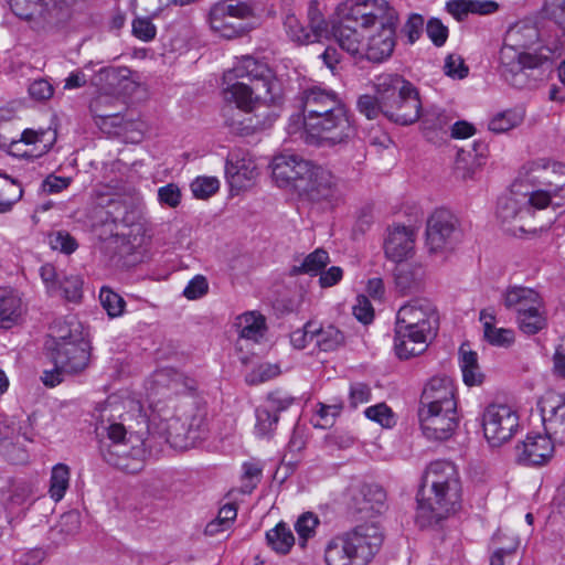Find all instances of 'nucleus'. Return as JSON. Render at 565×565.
<instances>
[{"label":"nucleus","instance_id":"f257e3e1","mask_svg":"<svg viewBox=\"0 0 565 565\" xmlns=\"http://www.w3.org/2000/svg\"><path fill=\"white\" fill-rule=\"evenodd\" d=\"M397 11L386 0L355 4L337 20L331 34L342 50L372 63L388 60L396 46Z\"/></svg>","mask_w":565,"mask_h":565},{"label":"nucleus","instance_id":"f03ea898","mask_svg":"<svg viewBox=\"0 0 565 565\" xmlns=\"http://www.w3.org/2000/svg\"><path fill=\"white\" fill-rule=\"evenodd\" d=\"M224 98L245 113L281 105L284 93L274 70L260 58L242 56L223 75Z\"/></svg>","mask_w":565,"mask_h":565},{"label":"nucleus","instance_id":"7ed1b4c3","mask_svg":"<svg viewBox=\"0 0 565 565\" xmlns=\"http://www.w3.org/2000/svg\"><path fill=\"white\" fill-rule=\"evenodd\" d=\"M461 486L456 467L449 461L431 462L417 493L416 522L420 527L438 524L460 504Z\"/></svg>","mask_w":565,"mask_h":565},{"label":"nucleus","instance_id":"20e7f679","mask_svg":"<svg viewBox=\"0 0 565 565\" xmlns=\"http://www.w3.org/2000/svg\"><path fill=\"white\" fill-rule=\"evenodd\" d=\"M439 316L435 305L426 298H417L402 306L396 315L394 349L402 360L422 354L435 338Z\"/></svg>","mask_w":565,"mask_h":565},{"label":"nucleus","instance_id":"39448f33","mask_svg":"<svg viewBox=\"0 0 565 565\" xmlns=\"http://www.w3.org/2000/svg\"><path fill=\"white\" fill-rule=\"evenodd\" d=\"M108 407L100 413V424L97 429L106 430L107 441H102L100 454L104 460L127 473H137L145 467L146 449L145 437L148 433V425L143 416L142 427L138 430H129L122 423L105 422Z\"/></svg>","mask_w":565,"mask_h":565},{"label":"nucleus","instance_id":"423d86ee","mask_svg":"<svg viewBox=\"0 0 565 565\" xmlns=\"http://www.w3.org/2000/svg\"><path fill=\"white\" fill-rule=\"evenodd\" d=\"M306 141L321 147L347 145L356 134L345 104L333 109H322L302 119Z\"/></svg>","mask_w":565,"mask_h":565},{"label":"nucleus","instance_id":"0eeeda50","mask_svg":"<svg viewBox=\"0 0 565 565\" xmlns=\"http://www.w3.org/2000/svg\"><path fill=\"white\" fill-rule=\"evenodd\" d=\"M526 181L532 190L526 192L527 203L542 210L548 204L561 206L554 198L565 199V164L540 159L527 166Z\"/></svg>","mask_w":565,"mask_h":565},{"label":"nucleus","instance_id":"6e6552de","mask_svg":"<svg viewBox=\"0 0 565 565\" xmlns=\"http://www.w3.org/2000/svg\"><path fill=\"white\" fill-rule=\"evenodd\" d=\"M504 306L515 313L520 330L529 335L536 334L546 326L543 299L527 287L514 286L504 294Z\"/></svg>","mask_w":565,"mask_h":565},{"label":"nucleus","instance_id":"1a4fd4ad","mask_svg":"<svg viewBox=\"0 0 565 565\" xmlns=\"http://www.w3.org/2000/svg\"><path fill=\"white\" fill-rule=\"evenodd\" d=\"M425 245L430 255L451 253L463 233L457 216L447 209L435 210L426 222Z\"/></svg>","mask_w":565,"mask_h":565},{"label":"nucleus","instance_id":"9d476101","mask_svg":"<svg viewBox=\"0 0 565 565\" xmlns=\"http://www.w3.org/2000/svg\"><path fill=\"white\" fill-rule=\"evenodd\" d=\"M254 15L253 7L241 0H222L211 6L207 23L213 32L225 39H234L244 34L243 20Z\"/></svg>","mask_w":565,"mask_h":565},{"label":"nucleus","instance_id":"9b49d317","mask_svg":"<svg viewBox=\"0 0 565 565\" xmlns=\"http://www.w3.org/2000/svg\"><path fill=\"white\" fill-rule=\"evenodd\" d=\"M483 434L492 447H499L512 438L519 427V416L504 404L489 405L482 415Z\"/></svg>","mask_w":565,"mask_h":565},{"label":"nucleus","instance_id":"f8f14e48","mask_svg":"<svg viewBox=\"0 0 565 565\" xmlns=\"http://www.w3.org/2000/svg\"><path fill=\"white\" fill-rule=\"evenodd\" d=\"M92 82L104 92L90 103L92 111L102 118L115 116L111 111H100V106L107 100L108 95L126 94L135 87L131 71L128 67H104L94 75Z\"/></svg>","mask_w":565,"mask_h":565},{"label":"nucleus","instance_id":"ddd939ff","mask_svg":"<svg viewBox=\"0 0 565 565\" xmlns=\"http://www.w3.org/2000/svg\"><path fill=\"white\" fill-rule=\"evenodd\" d=\"M298 190L307 193L312 201H338L343 195L342 181L328 168L310 162L309 172Z\"/></svg>","mask_w":565,"mask_h":565},{"label":"nucleus","instance_id":"4468645a","mask_svg":"<svg viewBox=\"0 0 565 565\" xmlns=\"http://www.w3.org/2000/svg\"><path fill=\"white\" fill-rule=\"evenodd\" d=\"M499 62L504 79L512 86L521 88L526 84L525 71L539 67L542 60L539 55L521 51L504 41L499 52Z\"/></svg>","mask_w":565,"mask_h":565},{"label":"nucleus","instance_id":"2eb2a0df","mask_svg":"<svg viewBox=\"0 0 565 565\" xmlns=\"http://www.w3.org/2000/svg\"><path fill=\"white\" fill-rule=\"evenodd\" d=\"M356 565H367L383 543V533L376 523H364L343 533Z\"/></svg>","mask_w":565,"mask_h":565},{"label":"nucleus","instance_id":"dca6fc26","mask_svg":"<svg viewBox=\"0 0 565 565\" xmlns=\"http://www.w3.org/2000/svg\"><path fill=\"white\" fill-rule=\"evenodd\" d=\"M51 360L60 371L67 375L83 372L89 363V347L84 339H74L71 342H61L51 347Z\"/></svg>","mask_w":565,"mask_h":565},{"label":"nucleus","instance_id":"f3484780","mask_svg":"<svg viewBox=\"0 0 565 565\" xmlns=\"http://www.w3.org/2000/svg\"><path fill=\"white\" fill-rule=\"evenodd\" d=\"M225 175L232 191L245 190L257 177L256 164L246 151L233 150L226 159Z\"/></svg>","mask_w":565,"mask_h":565},{"label":"nucleus","instance_id":"a211bd4d","mask_svg":"<svg viewBox=\"0 0 565 565\" xmlns=\"http://www.w3.org/2000/svg\"><path fill=\"white\" fill-rule=\"evenodd\" d=\"M438 409L450 412L457 409L455 387L448 377H433L424 387L418 409Z\"/></svg>","mask_w":565,"mask_h":565},{"label":"nucleus","instance_id":"6ab92c4d","mask_svg":"<svg viewBox=\"0 0 565 565\" xmlns=\"http://www.w3.org/2000/svg\"><path fill=\"white\" fill-rule=\"evenodd\" d=\"M418 417L423 434L433 440L448 439L458 426L457 409H418Z\"/></svg>","mask_w":565,"mask_h":565},{"label":"nucleus","instance_id":"aec40b11","mask_svg":"<svg viewBox=\"0 0 565 565\" xmlns=\"http://www.w3.org/2000/svg\"><path fill=\"white\" fill-rule=\"evenodd\" d=\"M420 110L422 102L419 93L412 84L383 109V115L391 121L405 126L418 120Z\"/></svg>","mask_w":565,"mask_h":565},{"label":"nucleus","instance_id":"412c9836","mask_svg":"<svg viewBox=\"0 0 565 565\" xmlns=\"http://www.w3.org/2000/svg\"><path fill=\"white\" fill-rule=\"evenodd\" d=\"M298 100L302 111V119H306L322 109H333L344 102L333 89L320 84H313L299 92Z\"/></svg>","mask_w":565,"mask_h":565},{"label":"nucleus","instance_id":"4be33fe9","mask_svg":"<svg viewBox=\"0 0 565 565\" xmlns=\"http://www.w3.org/2000/svg\"><path fill=\"white\" fill-rule=\"evenodd\" d=\"M516 460L524 466L546 465L554 454V443L541 434H529L526 438L515 447Z\"/></svg>","mask_w":565,"mask_h":565},{"label":"nucleus","instance_id":"5701e85b","mask_svg":"<svg viewBox=\"0 0 565 565\" xmlns=\"http://www.w3.org/2000/svg\"><path fill=\"white\" fill-rule=\"evenodd\" d=\"M287 33L294 42L299 44H309L319 42L323 38L329 36L327 23L321 14L310 8L309 26H305L295 15H287L285 20Z\"/></svg>","mask_w":565,"mask_h":565},{"label":"nucleus","instance_id":"b1692460","mask_svg":"<svg viewBox=\"0 0 565 565\" xmlns=\"http://www.w3.org/2000/svg\"><path fill=\"white\" fill-rule=\"evenodd\" d=\"M310 162L296 154H279L273 159V177L280 185L291 184L298 190V183L303 182L309 172Z\"/></svg>","mask_w":565,"mask_h":565},{"label":"nucleus","instance_id":"393cba45","mask_svg":"<svg viewBox=\"0 0 565 565\" xmlns=\"http://www.w3.org/2000/svg\"><path fill=\"white\" fill-rule=\"evenodd\" d=\"M541 414L546 436L565 444V399L555 396L544 398Z\"/></svg>","mask_w":565,"mask_h":565},{"label":"nucleus","instance_id":"a878e982","mask_svg":"<svg viewBox=\"0 0 565 565\" xmlns=\"http://www.w3.org/2000/svg\"><path fill=\"white\" fill-rule=\"evenodd\" d=\"M414 244V230L404 225H395L388 228L384 252L387 258L401 263L413 253Z\"/></svg>","mask_w":565,"mask_h":565},{"label":"nucleus","instance_id":"bb28decb","mask_svg":"<svg viewBox=\"0 0 565 565\" xmlns=\"http://www.w3.org/2000/svg\"><path fill=\"white\" fill-rule=\"evenodd\" d=\"M386 493L377 484H363L352 499L351 509L360 518H371L385 509Z\"/></svg>","mask_w":565,"mask_h":565},{"label":"nucleus","instance_id":"cd10ccee","mask_svg":"<svg viewBox=\"0 0 565 565\" xmlns=\"http://www.w3.org/2000/svg\"><path fill=\"white\" fill-rule=\"evenodd\" d=\"M411 85L409 81L395 73H383L373 79V88L383 109Z\"/></svg>","mask_w":565,"mask_h":565},{"label":"nucleus","instance_id":"c85d7f7f","mask_svg":"<svg viewBox=\"0 0 565 565\" xmlns=\"http://www.w3.org/2000/svg\"><path fill=\"white\" fill-rule=\"evenodd\" d=\"M526 192L522 200L514 196L501 199L498 204L497 215L503 223L521 222L527 217L533 216L534 205L527 203Z\"/></svg>","mask_w":565,"mask_h":565},{"label":"nucleus","instance_id":"c756f323","mask_svg":"<svg viewBox=\"0 0 565 565\" xmlns=\"http://www.w3.org/2000/svg\"><path fill=\"white\" fill-rule=\"evenodd\" d=\"M311 332V342L320 351L331 352L341 348L345 342L343 332L333 324L317 327L315 322H308Z\"/></svg>","mask_w":565,"mask_h":565},{"label":"nucleus","instance_id":"7c9ffc66","mask_svg":"<svg viewBox=\"0 0 565 565\" xmlns=\"http://www.w3.org/2000/svg\"><path fill=\"white\" fill-rule=\"evenodd\" d=\"M22 312V299L18 291L9 287L0 288V328L9 329L18 323Z\"/></svg>","mask_w":565,"mask_h":565},{"label":"nucleus","instance_id":"2f4dec72","mask_svg":"<svg viewBox=\"0 0 565 565\" xmlns=\"http://www.w3.org/2000/svg\"><path fill=\"white\" fill-rule=\"evenodd\" d=\"M235 328L239 335V340L252 341L258 343L266 333L265 317L255 311L245 312L235 320Z\"/></svg>","mask_w":565,"mask_h":565},{"label":"nucleus","instance_id":"473e14b6","mask_svg":"<svg viewBox=\"0 0 565 565\" xmlns=\"http://www.w3.org/2000/svg\"><path fill=\"white\" fill-rule=\"evenodd\" d=\"M486 146L481 142H473L469 149L461 148L456 156V172L462 178H471L476 169L481 166V158Z\"/></svg>","mask_w":565,"mask_h":565},{"label":"nucleus","instance_id":"72a5a7b5","mask_svg":"<svg viewBox=\"0 0 565 565\" xmlns=\"http://www.w3.org/2000/svg\"><path fill=\"white\" fill-rule=\"evenodd\" d=\"M459 365L466 385L475 386L482 384L484 375L478 362V354L471 350L468 343H462L459 348Z\"/></svg>","mask_w":565,"mask_h":565},{"label":"nucleus","instance_id":"f704fd0d","mask_svg":"<svg viewBox=\"0 0 565 565\" xmlns=\"http://www.w3.org/2000/svg\"><path fill=\"white\" fill-rule=\"evenodd\" d=\"M539 38L540 33L535 25L530 23H516L508 30L504 41L521 51H526L539 41Z\"/></svg>","mask_w":565,"mask_h":565},{"label":"nucleus","instance_id":"c9c22d12","mask_svg":"<svg viewBox=\"0 0 565 565\" xmlns=\"http://www.w3.org/2000/svg\"><path fill=\"white\" fill-rule=\"evenodd\" d=\"M330 263L329 254L323 248H317L307 255L300 265H294L290 273L291 275H319L326 266Z\"/></svg>","mask_w":565,"mask_h":565},{"label":"nucleus","instance_id":"e433bc0d","mask_svg":"<svg viewBox=\"0 0 565 565\" xmlns=\"http://www.w3.org/2000/svg\"><path fill=\"white\" fill-rule=\"evenodd\" d=\"M267 544L279 554H287L295 544V536L285 522H279L266 533Z\"/></svg>","mask_w":565,"mask_h":565},{"label":"nucleus","instance_id":"4c0bfd02","mask_svg":"<svg viewBox=\"0 0 565 565\" xmlns=\"http://www.w3.org/2000/svg\"><path fill=\"white\" fill-rule=\"evenodd\" d=\"M394 276L396 287L402 292H407L419 285L423 270L420 266L402 263L396 266Z\"/></svg>","mask_w":565,"mask_h":565},{"label":"nucleus","instance_id":"58836bf2","mask_svg":"<svg viewBox=\"0 0 565 565\" xmlns=\"http://www.w3.org/2000/svg\"><path fill=\"white\" fill-rule=\"evenodd\" d=\"M419 118H422L424 131H433L449 128L454 115L440 107L431 106L425 109Z\"/></svg>","mask_w":565,"mask_h":565},{"label":"nucleus","instance_id":"ea45409f","mask_svg":"<svg viewBox=\"0 0 565 565\" xmlns=\"http://www.w3.org/2000/svg\"><path fill=\"white\" fill-rule=\"evenodd\" d=\"M71 470L65 463H57L52 468L50 479V497L58 502L61 501L70 486Z\"/></svg>","mask_w":565,"mask_h":565},{"label":"nucleus","instance_id":"a19ab883","mask_svg":"<svg viewBox=\"0 0 565 565\" xmlns=\"http://www.w3.org/2000/svg\"><path fill=\"white\" fill-rule=\"evenodd\" d=\"M0 189L9 194V198H4V195L0 193V214L8 213L22 198L23 190L14 179L7 174H0Z\"/></svg>","mask_w":565,"mask_h":565},{"label":"nucleus","instance_id":"79ce46f5","mask_svg":"<svg viewBox=\"0 0 565 565\" xmlns=\"http://www.w3.org/2000/svg\"><path fill=\"white\" fill-rule=\"evenodd\" d=\"M523 121V114L518 110H504L498 113L489 121V130L495 134H503L519 126Z\"/></svg>","mask_w":565,"mask_h":565},{"label":"nucleus","instance_id":"37998d69","mask_svg":"<svg viewBox=\"0 0 565 565\" xmlns=\"http://www.w3.org/2000/svg\"><path fill=\"white\" fill-rule=\"evenodd\" d=\"M161 12H162V9L159 8L158 10H156L152 13L151 18H147V17L135 18L132 20V24H131L132 35L142 42L152 41L157 35V28L152 23V19L158 18Z\"/></svg>","mask_w":565,"mask_h":565},{"label":"nucleus","instance_id":"c03bdc74","mask_svg":"<svg viewBox=\"0 0 565 565\" xmlns=\"http://www.w3.org/2000/svg\"><path fill=\"white\" fill-rule=\"evenodd\" d=\"M99 300L102 307L110 318L120 317L125 311L126 301L124 298L108 287H103L100 289Z\"/></svg>","mask_w":565,"mask_h":565},{"label":"nucleus","instance_id":"a18cd8bd","mask_svg":"<svg viewBox=\"0 0 565 565\" xmlns=\"http://www.w3.org/2000/svg\"><path fill=\"white\" fill-rule=\"evenodd\" d=\"M320 521L312 512L302 513L295 523V530L299 536V544L305 547L307 541L316 534Z\"/></svg>","mask_w":565,"mask_h":565},{"label":"nucleus","instance_id":"49530a36","mask_svg":"<svg viewBox=\"0 0 565 565\" xmlns=\"http://www.w3.org/2000/svg\"><path fill=\"white\" fill-rule=\"evenodd\" d=\"M83 280L75 274H63L58 282V294L68 301H78L82 298Z\"/></svg>","mask_w":565,"mask_h":565},{"label":"nucleus","instance_id":"de8ad7c7","mask_svg":"<svg viewBox=\"0 0 565 565\" xmlns=\"http://www.w3.org/2000/svg\"><path fill=\"white\" fill-rule=\"evenodd\" d=\"M280 372L279 364L264 362L247 374L246 382L250 385H257L278 376Z\"/></svg>","mask_w":565,"mask_h":565},{"label":"nucleus","instance_id":"09e8293b","mask_svg":"<svg viewBox=\"0 0 565 565\" xmlns=\"http://www.w3.org/2000/svg\"><path fill=\"white\" fill-rule=\"evenodd\" d=\"M50 340L46 342L47 349L51 351V347H57L61 342H71L74 339H83L76 331L75 333L66 322L57 321L51 327Z\"/></svg>","mask_w":565,"mask_h":565},{"label":"nucleus","instance_id":"8fccbe9b","mask_svg":"<svg viewBox=\"0 0 565 565\" xmlns=\"http://www.w3.org/2000/svg\"><path fill=\"white\" fill-rule=\"evenodd\" d=\"M49 245L52 249L66 255L74 253L78 244L76 239L66 231H57L49 235Z\"/></svg>","mask_w":565,"mask_h":565},{"label":"nucleus","instance_id":"3c124183","mask_svg":"<svg viewBox=\"0 0 565 565\" xmlns=\"http://www.w3.org/2000/svg\"><path fill=\"white\" fill-rule=\"evenodd\" d=\"M364 414L369 419L380 424L382 427L391 428L395 425L394 414L384 403L367 407Z\"/></svg>","mask_w":565,"mask_h":565},{"label":"nucleus","instance_id":"603ef678","mask_svg":"<svg viewBox=\"0 0 565 565\" xmlns=\"http://www.w3.org/2000/svg\"><path fill=\"white\" fill-rule=\"evenodd\" d=\"M278 414L273 413L267 406L256 409L255 429L259 436H266L271 433L278 423Z\"/></svg>","mask_w":565,"mask_h":565},{"label":"nucleus","instance_id":"864d4df0","mask_svg":"<svg viewBox=\"0 0 565 565\" xmlns=\"http://www.w3.org/2000/svg\"><path fill=\"white\" fill-rule=\"evenodd\" d=\"M220 188V181L214 177H198L191 183V191L198 199H207Z\"/></svg>","mask_w":565,"mask_h":565},{"label":"nucleus","instance_id":"5fc2aeb1","mask_svg":"<svg viewBox=\"0 0 565 565\" xmlns=\"http://www.w3.org/2000/svg\"><path fill=\"white\" fill-rule=\"evenodd\" d=\"M358 110L364 115L367 119H375L380 115L383 114L382 103H380L379 97L371 95H362L359 97L356 102Z\"/></svg>","mask_w":565,"mask_h":565},{"label":"nucleus","instance_id":"6e6d98bb","mask_svg":"<svg viewBox=\"0 0 565 565\" xmlns=\"http://www.w3.org/2000/svg\"><path fill=\"white\" fill-rule=\"evenodd\" d=\"M486 340L497 347H509L514 341V333L511 329L487 326Z\"/></svg>","mask_w":565,"mask_h":565},{"label":"nucleus","instance_id":"4d7b16f0","mask_svg":"<svg viewBox=\"0 0 565 565\" xmlns=\"http://www.w3.org/2000/svg\"><path fill=\"white\" fill-rule=\"evenodd\" d=\"M424 29V18L418 13L409 14L402 28V33L407 38L409 44H414L422 35Z\"/></svg>","mask_w":565,"mask_h":565},{"label":"nucleus","instance_id":"13d9d810","mask_svg":"<svg viewBox=\"0 0 565 565\" xmlns=\"http://www.w3.org/2000/svg\"><path fill=\"white\" fill-rule=\"evenodd\" d=\"M81 514L76 510H71L61 515L56 529L60 533L65 535H73L79 531Z\"/></svg>","mask_w":565,"mask_h":565},{"label":"nucleus","instance_id":"bf43d9fd","mask_svg":"<svg viewBox=\"0 0 565 565\" xmlns=\"http://www.w3.org/2000/svg\"><path fill=\"white\" fill-rule=\"evenodd\" d=\"M445 74L451 78L462 79L468 75V66L460 55L449 54L445 60Z\"/></svg>","mask_w":565,"mask_h":565},{"label":"nucleus","instance_id":"052dcab7","mask_svg":"<svg viewBox=\"0 0 565 565\" xmlns=\"http://www.w3.org/2000/svg\"><path fill=\"white\" fill-rule=\"evenodd\" d=\"M426 33L430 41L438 47L443 46L448 39V28L437 18L428 20Z\"/></svg>","mask_w":565,"mask_h":565},{"label":"nucleus","instance_id":"680f3d73","mask_svg":"<svg viewBox=\"0 0 565 565\" xmlns=\"http://www.w3.org/2000/svg\"><path fill=\"white\" fill-rule=\"evenodd\" d=\"M40 276L47 292L51 295H58V282L63 274H58L52 264H44L40 268Z\"/></svg>","mask_w":565,"mask_h":565},{"label":"nucleus","instance_id":"e2e57ef3","mask_svg":"<svg viewBox=\"0 0 565 565\" xmlns=\"http://www.w3.org/2000/svg\"><path fill=\"white\" fill-rule=\"evenodd\" d=\"M295 402V397L287 394L286 392L281 390H276L274 392H270L267 396V407L273 413H279L282 411H286Z\"/></svg>","mask_w":565,"mask_h":565},{"label":"nucleus","instance_id":"0e129e2a","mask_svg":"<svg viewBox=\"0 0 565 565\" xmlns=\"http://www.w3.org/2000/svg\"><path fill=\"white\" fill-rule=\"evenodd\" d=\"M209 290V284L204 276L198 275L192 278L183 290V296L190 300L199 299Z\"/></svg>","mask_w":565,"mask_h":565},{"label":"nucleus","instance_id":"69168bd1","mask_svg":"<svg viewBox=\"0 0 565 565\" xmlns=\"http://www.w3.org/2000/svg\"><path fill=\"white\" fill-rule=\"evenodd\" d=\"M158 199L161 204L169 207H177L181 202V191L174 183H169L159 188Z\"/></svg>","mask_w":565,"mask_h":565},{"label":"nucleus","instance_id":"338daca9","mask_svg":"<svg viewBox=\"0 0 565 565\" xmlns=\"http://www.w3.org/2000/svg\"><path fill=\"white\" fill-rule=\"evenodd\" d=\"M353 315L359 321H361L364 324L372 322L374 318V310L370 300L366 297H358L356 303L353 306Z\"/></svg>","mask_w":565,"mask_h":565},{"label":"nucleus","instance_id":"774afa93","mask_svg":"<svg viewBox=\"0 0 565 565\" xmlns=\"http://www.w3.org/2000/svg\"><path fill=\"white\" fill-rule=\"evenodd\" d=\"M54 88L52 84L43 78L35 79L29 86V94L33 99L46 100L53 96Z\"/></svg>","mask_w":565,"mask_h":565}]
</instances>
